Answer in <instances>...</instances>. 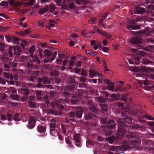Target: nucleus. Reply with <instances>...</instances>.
<instances>
[{
  "instance_id": "obj_1",
  "label": "nucleus",
  "mask_w": 154,
  "mask_h": 154,
  "mask_svg": "<svg viewBox=\"0 0 154 154\" xmlns=\"http://www.w3.org/2000/svg\"><path fill=\"white\" fill-rule=\"evenodd\" d=\"M131 121V119L129 118H126L125 120L122 119H119L118 120L117 123L119 129L117 134V137L118 139L121 138L125 133V129H124L123 128L125 126L124 123L126 122L128 123H130Z\"/></svg>"
},
{
  "instance_id": "obj_2",
  "label": "nucleus",
  "mask_w": 154,
  "mask_h": 154,
  "mask_svg": "<svg viewBox=\"0 0 154 154\" xmlns=\"http://www.w3.org/2000/svg\"><path fill=\"white\" fill-rule=\"evenodd\" d=\"M129 146L128 143L125 142L123 143L120 146L112 147L110 150L113 151H125L129 148Z\"/></svg>"
},
{
  "instance_id": "obj_3",
  "label": "nucleus",
  "mask_w": 154,
  "mask_h": 154,
  "mask_svg": "<svg viewBox=\"0 0 154 154\" xmlns=\"http://www.w3.org/2000/svg\"><path fill=\"white\" fill-rule=\"evenodd\" d=\"M105 84L107 85V89L110 91H114V85L113 83L110 82L107 79H105L104 81Z\"/></svg>"
},
{
  "instance_id": "obj_4",
  "label": "nucleus",
  "mask_w": 154,
  "mask_h": 154,
  "mask_svg": "<svg viewBox=\"0 0 154 154\" xmlns=\"http://www.w3.org/2000/svg\"><path fill=\"white\" fill-rule=\"evenodd\" d=\"M56 121L55 119H52L50 121V132L51 134H52V132L54 131L55 133L56 131H55L54 128L55 127Z\"/></svg>"
},
{
  "instance_id": "obj_5",
  "label": "nucleus",
  "mask_w": 154,
  "mask_h": 154,
  "mask_svg": "<svg viewBox=\"0 0 154 154\" xmlns=\"http://www.w3.org/2000/svg\"><path fill=\"white\" fill-rule=\"evenodd\" d=\"M35 118L33 117H30L29 121L28 126V128L29 129L32 128L35 125Z\"/></svg>"
},
{
  "instance_id": "obj_6",
  "label": "nucleus",
  "mask_w": 154,
  "mask_h": 154,
  "mask_svg": "<svg viewBox=\"0 0 154 154\" xmlns=\"http://www.w3.org/2000/svg\"><path fill=\"white\" fill-rule=\"evenodd\" d=\"M74 139L75 145L78 146H80V135L77 134L74 135Z\"/></svg>"
},
{
  "instance_id": "obj_7",
  "label": "nucleus",
  "mask_w": 154,
  "mask_h": 154,
  "mask_svg": "<svg viewBox=\"0 0 154 154\" xmlns=\"http://www.w3.org/2000/svg\"><path fill=\"white\" fill-rule=\"evenodd\" d=\"M10 90L12 91V94L11 95V97L13 100H17L18 98L17 95L16 90L13 88H10Z\"/></svg>"
},
{
  "instance_id": "obj_8",
  "label": "nucleus",
  "mask_w": 154,
  "mask_h": 154,
  "mask_svg": "<svg viewBox=\"0 0 154 154\" xmlns=\"http://www.w3.org/2000/svg\"><path fill=\"white\" fill-rule=\"evenodd\" d=\"M102 33V34H101L100 35L105 36L106 38L108 39L110 41H111L112 40H113V39L112 38L111 39V38L112 37V35L110 33L103 31Z\"/></svg>"
},
{
  "instance_id": "obj_9",
  "label": "nucleus",
  "mask_w": 154,
  "mask_h": 154,
  "mask_svg": "<svg viewBox=\"0 0 154 154\" xmlns=\"http://www.w3.org/2000/svg\"><path fill=\"white\" fill-rule=\"evenodd\" d=\"M144 9L143 8H136L135 10L134 13L135 14H141L144 12Z\"/></svg>"
},
{
  "instance_id": "obj_10",
  "label": "nucleus",
  "mask_w": 154,
  "mask_h": 154,
  "mask_svg": "<svg viewBox=\"0 0 154 154\" xmlns=\"http://www.w3.org/2000/svg\"><path fill=\"white\" fill-rule=\"evenodd\" d=\"M14 54L16 56H19L21 53V48L19 47H15L14 48Z\"/></svg>"
},
{
  "instance_id": "obj_11",
  "label": "nucleus",
  "mask_w": 154,
  "mask_h": 154,
  "mask_svg": "<svg viewBox=\"0 0 154 154\" xmlns=\"http://www.w3.org/2000/svg\"><path fill=\"white\" fill-rule=\"evenodd\" d=\"M44 54L45 56L47 58H49L52 54L51 51L48 49H46L44 51Z\"/></svg>"
},
{
  "instance_id": "obj_12",
  "label": "nucleus",
  "mask_w": 154,
  "mask_h": 154,
  "mask_svg": "<svg viewBox=\"0 0 154 154\" xmlns=\"http://www.w3.org/2000/svg\"><path fill=\"white\" fill-rule=\"evenodd\" d=\"M76 116L78 118L82 117V115L83 112V110L81 107H79L77 109Z\"/></svg>"
},
{
  "instance_id": "obj_13",
  "label": "nucleus",
  "mask_w": 154,
  "mask_h": 154,
  "mask_svg": "<svg viewBox=\"0 0 154 154\" xmlns=\"http://www.w3.org/2000/svg\"><path fill=\"white\" fill-rule=\"evenodd\" d=\"M89 73L90 77L91 78H94L96 74V72L93 68H91L90 69Z\"/></svg>"
},
{
  "instance_id": "obj_14",
  "label": "nucleus",
  "mask_w": 154,
  "mask_h": 154,
  "mask_svg": "<svg viewBox=\"0 0 154 154\" xmlns=\"http://www.w3.org/2000/svg\"><path fill=\"white\" fill-rule=\"evenodd\" d=\"M37 129L40 133H44L45 131V126L39 125L37 127Z\"/></svg>"
},
{
  "instance_id": "obj_15",
  "label": "nucleus",
  "mask_w": 154,
  "mask_h": 154,
  "mask_svg": "<svg viewBox=\"0 0 154 154\" xmlns=\"http://www.w3.org/2000/svg\"><path fill=\"white\" fill-rule=\"evenodd\" d=\"M139 26L138 25H134L131 26L128 25L126 26V28L128 29L136 30L139 29Z\"/></svg>"
},
{
  "instance_id": "obj_16",
  "label": "nucleus",
  "mask_w": 154,
  "mask_h": 154,
  "mask_svg": "<svg viewBox=\"0 0 154 154\" xmlns=\"http://www.w3.org/2000/svg\"><path fill=\"white\" fill-rule=\"evenodd\" d=\"M49 9V7L48 5L45 6L44 8L41 9L39 12V14L42 15L47 12Z\"/></svg>"
},
{
  "instance_id": "obj_17",
  "label": "nucleus",
  "mask_w": 154,
  "mask_h": 154,
  "mask_svg": "<svg viewBox=\"0 0 154 154\" xmlns=\"http://www.w3.org/2000/svg\"><path fill=\"white\" fill-rule=\"evenodd\" d=\"M141 38L139 37L133 38L131 40V43L132 44L137 43H140L141 42Z\"/></svg>"
},
{
  "instance_id": "obj_18",
  "label": "nucleus",
  "mask_w": 154,
  "mask_h": 154,
  "mask_svg": "<svg viewBox=\"0 0 154 154\" xmlns=\"http://www.w3.org/2000/svg\"><path fill=\"white\" fill-rule=\"evenodd\" d=\"M140 144V141L138 140H137L131 142V145L132 146H138Z\"/></svg>"
},
{
  "instance_id": "obj_19",
  "label": "nucleus",
  "mask_w": 154,
  "mask_h": 154,
  "mask_svg": "<svg viewBox=\"0 0 154 154\" xmlns=\"http://www.w3.org/2000/svg\"><path fill=\"white\" fill-rule=\"evenodd\" d=\"M69 8L70 9H73L74 8L73 0H67Z\"/></svg>"
},
{
  "instance_id": "obj_20",
  "label": "nucleus",
  "mask_w": 154,
  "mask_h": 154,
  "mask_svg": "<svg viewBox=\"0 0 154 154\" xmlns=\"http://www.w3.org/2000/svg\"><path fill=\"white\" fill-rule=\"evenodd\" d=\"M115 123L114 121L111 120L109 121L107 124L108 127H110V128H113L115 126Z\"/></svg>"
},
{
  "instance_id": "obj_21",
  "label": "nucleus",
  "mask_w": 154,
  "mask_h": 154,
  "mask_svg": "<svg viewBox=\"0 0 154 154\" xmlns=\"http://www.w3.org/2000/svg\"><path fill=\"white\" fill-rule=\"evenodd\" d=\"M97 75L99 78L98 79L99 84H100L102 82V79L103 78L102 75L100 73L97 72Z\"/></svg>"
},
{
  "instance_id": "obj_22",
  "label": "nucleus",
  "mask_w": 154,
  "mask_h": 154,
  "mask_svg": "<svg viewBox=\"0 0 154 154\" xmlns=\"http://www.w3.org/2000/svg\"><path fill=\"white\" fill-rule=\"evenodd\" d=\"M4 75L5 77L7 79H10L11 80L13 79V75L11 76L10 75L6 72L4 73Z\"/></svg>"
},
{
  "instance_id": "obj_23",
  "label": "nucleus",
  "mask_w": 154,
  "mask_h": 154,
  "mask_svg": "<svg viewBox=\"0 0 154 154\" xmlns=\"http://www.w3.org/2000/svg\"><path fill=\"white\" fill-rule=\"evenodd\" d=\"M106 141L109 143L112 144L115 139L114 137H111L106 139Z\"/></svg>"
},
{
  "instance_id": "obj_24",
  "label": "nucleus",
  "mask_w": 154,
  "mask_h": 154,
  "mask_svg": "<svg viewBox=\"0 0 154 154\" xmlns=\"http://www.w3.org/2000/svg\"><path fill=\"white\" fill-rule=\"evenodd\" d=\"M62 100L60 101H56L55 103V105L54 104V103H51V105L53 107H55V105L57 106V107H58V105H59V104L62 103Z\"/></svg>"
},
{
  "instance_id": "obj_25",
  "label": "nucleus",
  "mask_w": 154,
  "mask_h": 154,
  "mask_svg": "<svg viewBox=\"0 0 154 154\" xmlns=\"http://www.w3.org/2000/svg\"><path fill=\"white\" fill-rule=\"evenodd\" d=\"M35 48L33 46L32 47L29 49V54L30 56L32 58H33V54L35 51Z\"/></svg>"
},
{
  "instance_id": "obj_26",
  "label": "nucleus",
  "mask_w": 154,
  "mask_h": 154,
  "mask_svg": "<svg viewBox=\"0 0 154 154\" xmlns=\"http://www.w3.org/2000/svg\"><path fill=\"white\" fill-rule=\"evenodd\" d=\"M57 54V51H54L52 55V58L50 61V62L51 63L55 59Z\"/></svg>"
},
{
  "instance_id": "obj_27",
  "label": "nucleus",
  "mask_w": 154,
  "mask_h": 154,
  "mask_svg": "<svg viewBox=\"0 0 154 154\" xmlns=\"http://www.w3.org/2000/svg\"><path fill=\"white\" fill-rule=\"evenodd\" d=\"M58 74V72L56 71H54L51 73V79L52 80L53 79V77H56Z\"/></svg>"
},
{
  "instance_id": "obj_28",
  "label": "nucleus",
  "mask_w": 154,
  "mask_h": 154,
  "mask_svg": "<svg viewBox=\"0 0 154 154\" xmlns=\"http://www.w3.org/2000/svg\"><path fill=\"white\" fill-rule=\"evenodd\" d=\"M85 94L84 93L83 91L82 90H79L78 94L77 96L78 97L82 96L83 97H85Z\"/></svg>"
},
{
  "instance_id": "obj_29",
  "label": "nucleus",
  "mask_w": 154,
  "mask_h": 154,
  "mask_svg": "<svg viewBox=\"0 0 154 154\" xmlns=\"http://www.w3.org/2000/svg\"><path fill=\"white\" fill-rule=\"evenodd\" d=\"M50 11L53 13L54 11L56 9L55 6L54 5L51 4L50 5Z\"/></svg>"
},
{
  "instance_id": "obj_30",
  "label": "nucleus",
  "mask_w": 154,
  "mask_h": 154,
  "mask_svg": "<svg viewBox=\"0 0 154 154\" xmlns=\"http://www.w3.org/2000/svg\"><path fill=\"white\" fill-rule=\"evenodd\" d=\"M89 105L90 107V109L91 111L94 112L95 109L93 106V103L91 102H90L89 103Z\"/></svg>"
},
{
  "instance_id": "obj_31",
  "label": "nucleus",
  "mask_w": 154,
  "mask_h": 154,
  "mask_svg": "<svg viewBox=\"0 0 154 154\" xmlns=\"http://www.w3.org/2000/svg\"><path fill=\"white\" fill-rule=\"evenodd\" d=\"M34 2V0H30V1L28 2H26L25 3H23V4L24 5V7H27L30 5H32Z\"/></svg>"
},
{
  "instance_id": "obj_32",
  "label": "nucleus",
  "mask_w": 154,
  "mask_h": 154,
  "mask_svg": "<svg viewBox=\"0 0 154 154\" xmlns=\"http://www.w3.org/2000/svg\"><path fill=\"white\" fill-rule=\"evenodd\" d=\"M99 104L102 110L105 112L106 111V107L105 105L102 103H99Z\"/></svg>"
},
{
  "instance_id": "obj_33",
  "label": "nucleus",
  "mask_w": 154,
  "mask_h": 154,
  "mask_svg": "<svg viewBox=\"0 0 154 154\" xmlns=\"http://www.w3.org/2000/svg\"><path fill=\"white\" fill-rule=\"evenodd\" d=\"M78 101V100L75 97H73L71 100V103L72 105L76 104Z\"/></svg>"
},
{
  "instance_id": "obj_34",
  "label": "nucleus",
  "mask_w": 154,
  "mask_h": 154,
  "mask_svg": "<svg viewBox=\"0 0 154 154\" xmlns=\"http://www.w3.org/2000/svg\"><path fill=\"white\" fill-rule=\"evenodd\" d=\"M98 100L99 103H103L105 102V100L102 97H98Z\"/></svg>"
},
{
  "instance_id": "obj_35",
  "label": "nucleus",
  "mask_w": 154,
  "mask_h": 154,
  "mask_svg": "<svg viewBox=\"0 0 154 154\" xmlns=\"http://www.w3.org/2000/svg\"><path fill=\"white\" fill-rule=\"evenodd\" d=\"M93 116L91 114H86L85 117V119L86 120H88L89 119H91Z\"/></svg>"
},
{
  "instance_id": "obj_36",
  "label": "nucleus",
  "mask_w": 154,
  "mask_h": 154,
  "mask_svg": "<svg viewBox=\"0 0 154 154\" xmlns=\"http://www.w3.org/2000/svg\"><path fill=\"white\" fill-rule=\"evenodd\" d=\"M67 8V6L65 3V2H64L63 5L62 6V10L63 13H64V10H66Z\"/></svg>"
},
{
  "instance_id": "obj_37",
  "label": "nucleus",
  "mask_w": 154,
  "mask_h": 154,
  "mask_svg": "<svg viewBox=\"0 0 154 154\" xmlns=\"http://www.w3.org/2000/svg\"><path fill=\"white\" fill-rule=\"evenodd\" d=\"M27 67L28 69L30 70L32 69V62L31 61L29 62H28L27 63Z\"/></svg>"
},
{
  "instance_id": "obj_38",
  "label": "nucleus",
  "mask_w": 154,
  "mask_h": 154,
  "mask_svg": "<svg viewBox=\"0 0 154 154\" xmlns=\"http://www.w3.org/2000/svg\"><path fill=\"white\" fill-rule=\"evenodd\" d=\"M110 97L113 100H116L118 99L119 97V96L118 95L112 94L111 95Z\"/></svg>"
},
{
  "instance_id": "obj_39",
  "label": "nucleus",
  "mask_w": 154,
  "mask_h": 154,
  "mask_svg": "<svg viewBox=\"0 0 154 154\" xmlns=\"http://www.w3.org/2000/svg\"><path fill=\"white\" fill-rule=\"evenodd\" d=\"M5 44L3 43H0V50L1 51H3L5 48Z\"/></svg>"
},
{
  "instance_id": "obj_40",
  "label": "nucleus",
  "mask_w": 154,
  "mask_h": 154,
  "mask_svg": "<svg viewBox=\"0 0 154 154\" xmlns=\"http://www.w3.org/2000/svg\"><path fill=\"white\" fill-rule=\"evenodd\" d=\"M38 24L41 27H42L45 25L44 22L42 20H39L38 21Z\"/></svg>"
},
{
  "instance_id": "obj_41",
  "label": "nucleus",
  "mask_w": 154,
  "mask_h": 154,
  "mask_svg": "<svg viewBox=\"0 0 154 154\" xmlns=\"http://www.w3.org/2000/svg\"><path fill=\"white\" fill-rule=\"evenodd\" d=\"M36 95L38 99H41V91H36Z\"/></svg>"
},
{
  "instance_id": "obj_42",
  "label": "nucleus",
  "mask_w": 154,
  "mask_h": 154,
  "mask_svg": "<svg viewBox=\"0 0 154 154\" xmlns=\"http://www.w3.org/2000/svg\"><path fill=\"white\" fill-rule=\"evenodd\" d=\"M33 58V61L34 62H37V63L38 64H39L40 63V61L39 60H38V57L37 56H34V57Z\"/></svg>"
},
{
  "instance_id": "obj_43",
  "label": "nucleus",
  "mask_w": 154,
  "mask_h": 154,
  "mask_svg": "<svg viewBox=\"0 0 154 154\" xmlns=\"http://www.w3.org/2000/svg\"><path fill=\"white\" fill-rule=\"evenodd\" d=\"M94 29L95 30L97 31L98 32L100 35L102 34V31L100 29H99L97 26H94Z\"/></svg>"
},
{
  "instance_id": "obj_44",
  "label": "nucleus",
  "mask_w": 154,
  "mask_h": 154,
  "mask_svg": "<svg viewBox=\"0 0 154 154\" xmlns=\"http://www.w3.org/2000/svg\"><path fill=\"white\" fill-rule=\"evenodd\" d=\"M0 4L1 6L4 7H7L8 5V3L5 1L2 2Z\"/></svg>"
},
{
  "instance_id": "obj_45",
  "label": "nucleus",
  "mask_w": 154,
  "mask_h": 154,
  "mask_svg": "<svg viewBox=\"0 0 154 154\" xmlns=\"http://www.w3.org/2000/svg\"><path fill=\"white\" fill-rule=\"evenodd\" d=\"M13 43L15 44H18L19 42L18 39L16 37H14L13 38Z\"/></svg>"
},
{
  "instance_id": "obj_46",
  "label": "nucleus",
  "mask_w": 154,
  "mask_h": 154,
  "mask_svg": "<svg viewBox=\"0 0 154 154\" xmlns=\"http://www.w3.org/2000/svg\"><path fill=\"white\" fill-rule=\"evenodd\" d=\"M42 78L40 79L38 81V84L37 87L39 88H43V87H42L41 86V83L42 82Z\"/></svg>"
},
{
  "instance_id": "obj_47",
  "label": "nucleus",
  "mask_w": 154,
  "mask_h": 154,
  "mask_svg": "<svg viewBox=\"0 0 154 154\" xmlns=\"http://www.w3.org/2000/svg\"><path fill=\"white\" fill-rule=\"evenodd\" d=\"M103 20H100L99 21V26L103 27L105 29H106V27L104 26V25L103 23Z\"/></svg>"
},
{
  "instance_id": "obj_48",
  "label": "nucleus",
  "mask_w": 154,
  "mask_h": 154,
  "mask_svg": "<svg viewBox=\"0 0 154 154\" xmlns=\"http://www.w3.org/2000/svg\"><path fill=\"white\" fill-rule=\"evenodd\" d=\"M26 42L24 40H23L21 42L20 45L23 48L26 45Z\"/></svg>"
},
{
  "instance_id": "obj_49",
  "label": "nucleus",
  "mask_w": 154,
  "mask_h": 154,
  "mask_svg": "<svg viewBox=\"0 0 154 154\" xmlns=\"http://www.w3.org/2000/svg\"><path fill=\"white\" fill-rule=\"evenodd\" d=\"M148 125L151 127L154 128L152 130L153 132H154V122H150L148 123Z\"/></svg>"
},
{
  "instance_id": "obj_50",
  "label": "nucleus",
  "mask_w": 154,
  "mask_h": 154,
  "mask_svg": "<svg viewBox=\"0 0 154 154\" xmlns=\"http://www.w3.org/2000/svg\"><path fill=\"white\" fill-rule=\"evenodd\" d=\"M12 47H10L9 48L8 51V53L9 56L10 57H12L13 55L12 53Z\"/></svg>"
},
{
  "instance_id": "obj_51",
  "label": "nucleus",
  "mask_w": 154,
  "mask_h": 154,
  "mask_svg": "<svg viewBox=\"0 0 154 154\" xmlns=\"http://www.w3.org/2000/svg\"><path fill=\"white\" fill-rule=\"evenodd\" d=\"M14 119L15 121H19L20 120L19 115L17 114H15L14 117Z\"/></svg>"
},
{
  "instance_id": "obj_52",
  "label": "nucleus",
  "mask_w": 154,
  "mask_h": 154,
  "mask_svg": "<svg viewBox=\"0 0 154 154\" xmlns=\"http://www.w3.org/2000/svg\"><path fill=\"white\" fill-rule=\"evenodd\" d=\"M140 58L139 57H137L135 59V63L137 64H140L139 60Z\"/></svg>"
},
{
  "instance_id": "obj_53",
  "label": "nucleus",
  "mask_w": 154,
  "mask_h": 154,
  "mask_svg": "<svg viewBox=\"0 0 154 154\" xmlns=\"http://www.w3.org/2000/svg\"><path fill=\"white\" fill-rule=\"evenodd\" d=\"M74 61H73V60H71V61H70V64H69V69H70L71 68H72V67L74 65Z\"/></svg>"
},
{
  "instance_id": "obj_54",
  "label": "nucleus",
  "mask_w": 154,
  "mask_h": 154,
  "mask_svg": "<svg viewBox=\"0 0 154 154\" xmlns=\"http://www.w3.org/2000/svg\"><path fill=\"white\" fill-rule=\"evenodd\" d=\"M29 103V106L31 108H34L35 107V104L34 103L30 101Z\"/></svg>"
},
{
  "instance_id": "obj_55",
  "label": "nucleus",
  "mask_w": 154,
  "mask_h": 154,
  "mask_svg": "<svg viewBox=\"0 0 154 154\" xmlns=\"http://www.w3.org/2000/svg\"><path fill=\"white\" fill-rule=\"evenodd\" d=\"M95 18H93L90 19L89 20V22L90 24H91L94 23L95 20Z\"/></svg>"
},
{
  "instance_id": "obj_56",
  "label": "nucleus",
  "mask_w": 154,
  "mask_h": 154,
  "mask_svg": "<svg viewBox=\"0 0 154 154\" xmlns=\"http://www.w3.org/2000/svg\"><path fill=\"white\" fill-rule=\"evenodd\" d=\"M66 143L67 144H68L69 146H70V145H71V143L70 140L69 138V137L67 138H66Z\"/></svg>"
},
{
  "instance_id": "obj_57",
  "label": "nucleus",
  "mask_w": 154,
  "mask_h": 154,
  "mask_svg": "<svg viewBox=\"0 0 154 154\" xmlns=\"http://www.w3.org/2000/svg\"><path fill=\"white\" fill-rule=\"evenodd\" d=\"M48 81V79L47 77H45L43 79L44 86H45L47 84Z\"/></svg>"
},
{
  "instance_id": "obj_58",
  "label": "nucleus",
  "mask_w": 154,
  "mask_h": 154,
  "mask_svg": "<svg viewBox=\"0 0 154 154\" xmlns=\"http://www.w3.org/2000/svg\"><path fill=\"white\" fill-rule=\"evenodd\" d=\"M102 51L104 52H107L109 51V48L107 47H104L102 48Z\"/></svg>"
},
{
  "instance_id": "obj_59",
  "label": "nucleus",
  "mask_w": 154,
  "mask_h": 154,
  "mask_svg": "<svg viewBox=\"0 0 154 154\" xmlns=\"http://www.w3.org/2000/svg\"><path fill=\"white\" fill-rule=\"evenodd\" d=\"M61 127L62 130L63 131V133L65 134H66V130H65V128L64 125H63L61 124Z\"/></svg>"
},
{
  "instance_id": "obj_60",
  "label": "nucleus",
  "mask_w": 154,
  "mask_h": 154,
  "mask_svg": "<svg viewBox=\"0 0 154 154\" xmlns=\"http://www.w3.org/2000/svg\"><path fill=\"white\" fill-rule=\"evenodd\" d=\"M22 91H23L24 94L25 95H27L28 94V90L27 89H22Z\"/></svg>"
},
{
  "instance_id": "obj_61",
  "label": "nucleus",
  "mask_w": 154,
  "mask_h": 154,
  "mask_svg": "<svg viewBox=\"0 0 154 154\" xmlns=\"http://www.w3.org/2000/svg\"><path fill=\"white\" fill-rule=\"evenodd\" d=\"M5 38L6 40V41L9 43L11 42V38L9 36L7 35L5 37Z\"/></svg>"
},
{
  "instance_id": "obj_62",
  "label": "nucleus",
  "mask_w": 154,
  "mask_h": 154,
  "mask_svg": "<svg viewBox=\"0 0 154 154\" xmlns=\"http://www.w3.org/2000/svg\"><path fill=\"white\" fill-rule=\"evenodd\" d=\"M21 5V3L19 2H15L14 4V7H17L20 6Z\"/></svg>"
},
{
  "instance_id": "obj_63",
  "label": "nucleus",
  "mask_w": 154,
  "mask_h": 154,
  "mask_svg": "<svg viewBox=\"0 0 154 154\" xmlns=\"http://www.w3.org/2000/svg\"><path fill=\"white\" fill-rule=\"evenodd\" d=\"M102 44L103 45H104L105 46H106L108 44V42L107 41V40H106V39L103 40V41H102Z\"/></svg>"
},
{
  "instance_id": "obj_64",
  "label": "nucleus",
  "mask_w": 154,
  "mask_h": 154,
  "mask_svg": "<svg viewBox=\"0 0 154 154\" xmlns=\"http://www.w3.org/2000/svg\"><path fill=\"white\" fill-rule=\"evenodd\" d=\"M143 63L144 64H148L150 63V62L148 60H144Z\"/></svg>"
}]
</instances>
